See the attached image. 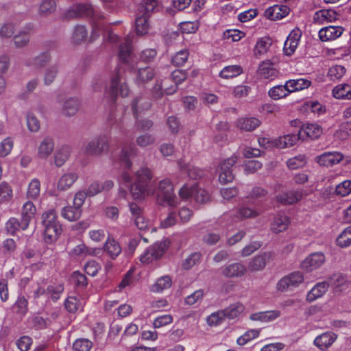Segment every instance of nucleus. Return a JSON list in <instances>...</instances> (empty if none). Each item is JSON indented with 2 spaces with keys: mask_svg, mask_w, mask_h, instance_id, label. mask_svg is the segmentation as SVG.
<instances>
[{
  "mask_svg": "<svg viewBox=\"0 0 351 351\" xmlns=\"http://www.w3.org/2000/svg\"><path fill=\"white\" fill-rule=\"evenodd\" d=\"M152 175L150 169L142 167L136 172V181L131 184L130 194L134 199L143 200L152 195L155 189L151 182Z\"/></svg>",
  "mask_w": 351,
  "mask_h": 351,
  "instance_id": "nucleus-1",
  "label": "nucleus"
},
{
  "mask_svg": "<svg viewBox=\"0 0 351 351\" xmlns=\"http://www.w3.org/2000/svg\"><path fill=\"white\" fill-rule=\"evenodd\" d=\"M44 239L48 243L56 241L62 233V226L57 220L54 210L51 209L45 212L42 215Z\"/></svg>",
  "mask_w": 351,
  "mask_h": 351,
  "instance_id": "nucleus-2",
  "label": "nucleus"
},
{
  "mask_svg": "<svg viewBox=\"0 0 351 351\" xmlns=\"http://www.w3.org/2000/svg\"><path fill=\"white\" fill-rule=\"evenodd\" d=\"M173 184L172 182L165 178L158 183L157 202L162 206L167 205L174 207L179 204L178 199L173 193Z\"/></svg>",
  "mask_w": 351,
  "mask_h": 351,
  "instance_id": "nucleus-3",
  "label": "nucleus"
},
{
  "mask_svg": "<svg viewBox=\"0 0 351 351\" xmlns=\"http://www.w3.org/2000/svg\"><path fill=\"white\" fill-rule=\"evenodd\" d=\"M304 281L303 273L295 271L280 278L276 284V289L280 292L293 291L301 285Z\"/></svg>",
  "mask_w": 351,
  "mask_h": 351,
  "instance_id": "nucleus-4",
  "label": "nucleus"
},
{
  "mask_svg": "<svg viewBox=\"0 0 351 351\" xmlns=\"http://www.w3.org/2000/svg\"><path fill=\"white\" fill-rule=\"evenodd\" d=\"M169 244L170 241L167 239L155 243L141 256V262L144 264H148L160 258L166 252Z\"/></svg>",
  "mask_w": 351,
  "mask_h": 351,
  "instance_id": "nucleus-5",
  "label": "nucleus"
},
{
  "mask_svg": "<svg viewBox=\"0 0 351 351\" xmlns=\"http://www.w3.org/2000/svg\"><path fill=\"white\" fill-rule=\"evenodd\" d=\"M238 161V156L233 154L230 158L224 160L217 167L218 179L221 184H226L234 180V174L232 167Z\"/></svg>",
  "mask_w": 351,
  "mask_h": 351,
  "instance_id": "nucleus-6",
  "label": "nucleus"
},
{
  "mask_svg": "<svg viewBox=\"0 0 351 351\" xmlns=\"http://www.w3.org/2000/svg\"><path fill=\"white\" fill-rule=\"evenodd\" d=\"M118 94L123 97H126L129 94V88L125 84L120 83V77L117 75L112 79L109 88H106L105 97L110 103H114Z\"/></svg>",
  "mask_w": 351,
  "mask_h": 351,
  "instance_id": "nucleus-7",
  "label": "nucleus"
},
{
  "mask_svg": "<svg viewBox=\"0 0 351 351\" xmlns=\"http://www.w3.org/2000/svg\"><path fill=\"white\" fill-rule=\"evenodd\" d=\"M110 137L107 134L100 135L90 141L85 146V152L88 154L99 156L109 148Z\"/></svg>",
  "mask_w": 351,
  "mask_h": 351,
  "instance_id": "nucleus-8",
  "label": "nucleus"
},
{
  "mask_svg": "<svg viewBox=\"0 0 351 351\" xmlns=\"http://www.w3.org/2000/svg\"><path fill=\"white\" fill-rule=\"evenodd\" d=\"M326 257L322 252H314L306 256L300 263L301 268L308 272L320 268L325 263Z\"/></svg>",
  "mask_w": 351,
  "mask_h": 351,
  "instance_id": "nucleus-9",
  "label": "nucleus"
},
{
  "mask_svg": "<svg viewBox=\"0 0 351 351\" xmlns=\"http://www.w3.org/2000/svg\"><path fill=\"white\" fill-rule=\"evenodd\" d=\"M131 40L126 38L125 42L120 45L119 56L120 60L125 64L128 69H134L135 62L132 55Z\"/></svg>",
  "mask_w": 351,
  "mask_h": 351,
  "instance_id": "nucleus-10",
  "label": "nucleus"
},
{
  "mask_svg": "<svg viewBox=\"0 0 351 351\" xmlns=\"http://www.w3.org/2000/svg\"><path fill=\"white\" fill-rule=\"evenodd\" d=\"M54 147L55 143L53 138L45 137L37 146L36 157L41 160H47L53 152Z\"/></svg>",
  "mask_w": 351,
  "mask_h": 351,
  "instance_id": "nucleus-11",
  "label": "nucleus"
},
{
  "mask_svg": "<svg viewBox=\"0 0 351 351\" xmlns=\"http://www.w3.org/2000/svg\"><path fill=\"white\" fill-rule=\"evenodd\" d=\"M247 271V267L241 263H233L224 266L222 268L221 274L223 276L229 278H241Z\"/></svg>",
  "mask_w": 351,
  "mask_h": 351,
  "instance_id": "nucleus-12",
  "label": "nucleus"
},
{
  "mask_svg": "<svg viewBox=\"0 0 351 351\" xmlns=\"http://www.w3.org/2000/svg\"><path fill=\"white\" fill-rule=\"evenodd\" d=\"M302 32L298 28L293 29L289 34L284 45V52L287 56L292 55L298 47Z\"/></svg>",
  "mask_w": 351,
  "mask_h": 351,
  "instance_id": "nucleus-13",
  "label": "nucleus"
},
{
  "mask_svg": "<svg viewBox=\"0 0 351 351\" xmlns=\"http://www.w3.org/2000/svg\"><path fill=\"white\" fill-rule=\"evenodd\" d=\"M343 158L342 154L338 152H325L316 157V162L321 166L331 167L339 163Z\"/></svg>",
  "mask_w": 351,
  "mask_h": 351,
  "instance_id": "nucleus-14",
  "label": "nucleus"
},
{
  "mask_svg": "<svg viewBox=\"0 0 351 351\" xmlns=\"http://www.w3.org/2000/svg\"><path fill=\"white\" fill-rule=\"evenodd\" d=\"M271 258V252H263L254 256L248 263L247 269L250 271L263 270Z\"/></svg>",
  "mask_w": 351,
  "mask_h": 351,
  "instance_id": "nucleus-15",
  "label": "nucleus"
},
{
  "mask_svg": "<svg viewBox=\"0 0 351 351\" xmlns=\"http://www.w3.org/2000/svg\"><path fill=\"white\" fill-rule=\"evenodd\" d=\"M36 213L35 205L31 201H27L22 206L21 217L22 221V230H26L31 221L34 218Z\"/></svg>",
  "mask_w": 351,
  "mask_h": 351,
  "instance_id": "nucleus-16",
  "label": "nucleus"
},
{
  "mask_svg": "<svg viewBox=\"0 0 351 351\" xmlns=\"http://www.w3.org/2000/svg\"><path fill=\"white\" fill-rule=\"evenodd\" d=\"M323 132L322 127L315 123H307L304 125L299 131V137L304 140L307 138L316 139L319 138Z\"/></svg>",
  "mask_w": 351,
  "mask_h": 351,
  "instance_id": "nucleus-17",
  "label": "nucleus"
},
{
  "mask_svg": "<svg viewBox=\"0 0 351 351\" xmlns=\"http://www.w3.org/2000/svg\"><path fill=\"white\" fill-rule=\"evenodd\" d=\"M343 29L341 26L330 25L319 31V37L323 42L334 40L341 36Z\"/></svg>",
  "mask_w": 351,
  "mask_h": 351,
  "instance_id": "nucleus-18",
  "label": "nucleus"
},
{
  "mask_svg": "<svg viewBox=\"0 0 351 351\" xmlns=\"http://www.w3.org/2000/svg\"><path fill=\"white\" fill-rule=\"evenodd\" d=\"M290 9L285 5H274L268 8L264 13L265 16L270 20L282 19L289 13Z\"/></svg>",
  "mask_w": 351,
  "mask_h": 351,
  "instance_id": "nucleus-19",
  "label": "nucleus"
},
{
  "mask_svg": "<svg viewBox=\"0 0 351 351\" xmlns=\"http://www.w3.org/2000/svg\"><path fill=\"white\" fill-rule=\"evenodd\" d=\"M100 251L99 248L89 247L84 243H80L72 249L70 254L75 258H84L88 256H96Z\"/></svg>",
  "mask_w": 351,
  "mask_h": 351,
  "instance_id": "nucleus-20",
  "label": "nucleus"
},
{
  "mask_svg": "<svg viewBox=\"0 0 351 351\" xmlns=\"http://www.w3.org/2000/svg\"><path fill=\"white\" fill-rule=\"evenodd\" d=\"M329 283L323 281L317 283L306 294V300L309 302H313L322 297L328 291Z\"/></svg>",
  "mask_w": 351,
  "mask_h": 351,
  "instance_id": "nucleus-21",
  "label": "nucleus"
},
{
  "mask_svg": "<svg viewBox=\"0 0 351 351\" xmlns=\"http://www.w3.org/2000/svg\"><path fill=\"white\" fill-rule=\"evenodd\" d=\"M78 178L79 176L77 172L68 171L60 178L57 187L60 191H66L73 186Z\"/></svg>",
  "mask_w": 351,
  "mask_h": 351,
  "instance_id": "nucleus-22",
  "label": "nucleus"
},
{
  "mask_svg": "<svg viewBox=\"0 0 351 351\" xmlns=\"http://www.w3.org/2000/svg\"><path fill=\"white\" fill-rule=\"evenodd\" d=\"M280 312L278 310L261 311L250 315V319L252 321H259L263 323L272 322L279 317Z\"/></svg>",
  "mask_w": 351,
  "mask_h": 351,
  "instance_id": "nucleus-23",
  "label": "nucleus"
},
{
  "mask_svg": "<svg viewBox=\"0 0 351 351\" xmlns=\"http://www.w3.org/2000/svg\"><path fill=\"white\" fill-rule=\"evenodd\" d=\"M337 335L331 332H324L317 336L314 340V344L321 350L329 348L336 340Z\"/></svg>",
  "mask_w": 351,
  "mask_h": 351,
  "instance_id": "nucleus-24",
  "label": "nucleus"
},
{
  "mask_svg": "<svg viewBox=\"0 0 351 351\" xmlns=\"http://www.w3.org/2000/svg\"><path fill=\"white\" fill-rule=\"evenodd\" d=\"M285 83L290 94L307 88L311 84V82L310 80L304 78L289 80Z\"/></svg>",
  "mask_w": 351,
  "mask_h": 351,
  "instance_id": "nucleus-25",
  "label": "nucleus"
},
{
  "mask_svg": "<svg viewBox=\"0 0 351 351\" xmlns=\"http://www.w3.org/2000/svg\"><path fill=\"white\" fill-rule=\"evenodd\" d=\"M332 96L337 99H351V86L348 84H340L332 90Z\"/></svg>",
  "mask_w": 351,
  "mask_h": 351,
  "instance_id": "nucleus-26",
  "label": "nucleus"
},
{
  "mask_svg": "<svg viewBox=\"0 0 351 351\" xmlns=\"http://www.w3.org/2000/svg\"><path fill=\"white\" fill-rule=\"evenodd\" d=\"M303 196L302 191H289L277 196V200L283 204H293Z\"/></svg>",
  "mask_w": 351,
  "mask_h": 351,
  "instance_id": "nucleus-27",
  "label": "nucleus"
},
{
  "mask_svg": "<svg viewBox=\"0 0 351 351\" xmlns=\"http://www.w3.org/2000/svg\"><path fill=\"white\" fill-rule=\"evenodd\" d=\"M290 223L289 217L286 215H278L271 223V229L274 232L278 233L286 230Z\"/></svg>",
  "mask_w": 351,
  "mask_h": 351,
  "instance_id": "nucleus-28",
  "label": "nucleus"
},
{
  "mask_svg": "<svg viewBox=\"0 0 351 351\" xmlns=\"http://www.w3.org/2000/svg\"><path fill=\"white\" fill-rule=\"evenodd\" d=\"M300 138L298 134H287L276 138V147L285 149L294 145Z\"/></svg>",
  "mask_w": 351,
  "mask_h": 351,
  "instance_id": "nucleus-29",
  "label": "nucleus"
},
{
  "mask_svg": "<svg viewBox=\"0 0 351 351\" xmlns=\"http://www.w3.org/2000/svg\"><path fill=\"white\" fill-rule=\"evenodd\" d=\"M232 215L234 217L233 220L237 221L247 218H255L259 215V213L249 207L242 206L234 210Z\"/></svg>",
  "mask_w": 351,
  "mask_h": 351,
  "instance_id": "nucleus-30",
  "label": "nucleus"
},
{
  "mask_svg": "<svg viewBox=\"0 0 351 351\" xmlns=\"http://www.w3.org/2000/svg\"><path fill=\"white\" fill-rule=\"evenodd\" d=\"M80 105V102L77 98H69L64 103L62 113L66 116H73L78 111Z\"/></svg>",
  "mask_w": 351,
  "mask_h": 351,
  "instance_id": "nucleus-31",
  "label": "nucleus"
},
{
  "mask_svg": "<svg viewBox=\"0 0 351 351\" xmlns=\"http://www.w3.org/2000/svg\"><path fill=\"white\" fill-rule=\"evenodd\" d=\"M261 121L255 117H245L239 119L237 121V127L245 131H252L258 128Z\"/></svg>",
  "mask_w": 351,
  "mask_h": 351,
  "instance_id": "nucleus-32",
  "label": "nucleus"
},
{
  "mask_svg": "<svg viewBox=\"0 0 351 351\" xmlns=\"http://www.w3.org/2000/svg\"><path fill=\"white\" fill-rule=\"evenodd\" d=\"M271 45V40L269 37L265 36L260 38L256 41L254 48V54L256 57H260L266 53Z\"/></svg>",
  "mask_w": 351,
  "mask_h": 351,
  "instance_id": "nucleus-33",
  "label": "nucleus"
},
{
  "mask_svg": "<svg viewBox=\"0 0 351 351\" xmlns=\"http://www.w3.org/2000/svg\"><path fill=\"white\" fill-rule=\"evenodd\" d=\"M82 215L81 208L74 206H65L61 210V215L69 221H74L80 219Z\"/></svg>",
  "mask_w": 351,
  "mask_h": 351,
  "instance_id": "nucleus-34",
  "label": "nucleus"
},
{
  "mask_svg": "<svg viewBox=\"0 0 351 351\" xmlns=\"http://www.w3.org/2000/svg\"><path fill=\"white\" fill-rule=\"evenodd\" d=\"M245 309V307L242 303L236 302L226 308L223 311L226 317L234 319L241 315Z\"/></svg>",
  "mask_w": 351,
  "mask_h": 351,
  "instance_id": "nucleus-35",
  "label": "nucleus"
},
{
  "mask_svg": "<svg viewBox=\"0 0 351 351\" xmlns=\"http://www.w3.org/2000/svg\"><path fill=\"white\" fill-rule=\"evenodd\" d=\"M93 13V8L90 5H76L73 6L68 12L70 17H77L82 16H89Z\"/></svg>",
  "mask_w": 351,
  "mask_h": 351,
  "instance_id": "nucleus-36",
  "label": "nucleus"
},
{
  "mask_svg": "<svg viewBox=\"0 0 351 351\" xmlns=\"http://www.w3.org/2000/svg\"><path fill=\"white\" fill-rule=\"evenodd\" d=\"M258 72L265 79H274L277 76L278 72L268 62H263L260 64Z\"/></svg>",
  "mask_w": 351,
  "mask_h": 351,
  "instance_id": "nucleus-37",
  "label": "nucleus"
},
{
  "mask_svg": "<svg viewBox=\"0 0 351 351\" xmlns=\"http://www.w3.org/2000/svg\"><path fill=\"white\" fill-rule=\"evenodd\" d=\"M289 94V91L286 86V83L284 85L275 86L271 88L268 91L269 97L274 100H279L285 98Z\"/></svg>",
  "mask_w": 351,
  "mask_h": 351,
  "instance_id": "nucleus-38",
  "label": "nucleus"
},
{
  "mask_svg": "<svg viewBox=\"0 0 351 351\" xmlns=\"http://www.w3.org/2000/svg\"><path fill=\"white\" fill-rule=\"evenodd\" d=\"M136 149L133 145L123 147L120 153V159L124 163L125 169H130L132 167V162L130 158L136 155Z\"/></svg>",
  "mask_w": 351,
  "mask_h": 351,
  "instance_id": "nucleus-39",
  "label": "nucleus"
},
{
  "mask_svg": "<svg viewBox=\"0 0 351 351\" xmlns=\"http://www.w3.org/2000/svg\"><path fill=\"white\" fill-rule=\"evenodd\" d=\"M336 245L341 248L351 245V226L346 228L337 237Z\"/></svg>",
  "mask_w": 351,
  "mask_h": 351,
  "instance_id": "nucleus-40",
  "label": "nucleus"
},
{
  "mask_svg": "<svg viewBox=\"0 0 351 351\" xmlns=\"http://www.w3.org/2000/svg\"><path fill=\"white\" fill-rule=\"evenodd\" d=\"M71 154V148L68 146H62L54 154V163L60 167L69 159Z\"/></svg>",
  "mask_w": 351,
  "mask_h": 351,
  "instance_id": "nucleus-41",
  "label": "nucleus"
},
{
  "mask_svg": "<svg viewBox=\"0 0 351 351\" xmlns=\"http://www.w3.org/2000/svg\"><path fill=\"white\" fill-rule=\"evenodd\" d=\"M243 69L239 65H229L225 66L219 73V76L223 79H230L241 75Z\"/></svg>",
  "mask_w": 351,
  "mask_h": 351,
  "instance_id": "nucleus-42",
  "label": "nucleus"
},
{
  "mask_svg": "<svg viewBox=\"0 0 351 351\" xmlns=\"http://www.w3.org/2000/svg\"><path fill=\"white\" fill-rule=\"evenodd\" d=\"M172 285V279L169 276H163L157 279L156 282L152 285V291L154 292H162L165 289H169Z\"/></svg>",
  "mask_w": 351,
  "mask_h": 351,
  "instance_id": "nucleus-43",
  "label": "nucleus"
},
{
  "mask_svg": "<svg viewBox=\"0 0 351 351\" xmlns=\"http://www.w3.org/2000/svg\"><path fill=\"white\" fill-rule=\"evenodd\" d=\"M316 19L321 23H331L337 17V13L333 10H322L316 12Z\"/></svg>",
  "mask_w": 351,
  "mask_h": 351,
  "instance_id": "nucleus-44",
  "label": "nucleus"
},
{
  "mask_svg": "<svg viewBox=\"0 0 351 351\" xmlns=\"http://www.w3.org/2000/svg\"><path fill=\"white\" fill-rule=\"evenodd\" d=\"M40 193V182L38 179L34 178L28 184L26 195L31 199H36Z\"/></svg>",
  "mask_w": 351,
  "mask_h": 351,
  "instance_id": "nucleus-45",
  "label": "nucleus"
},
{
  "mask_svg": "<svg viewBox=\"0 0 351 351\" xmlns=\"http://www.w3.org/2000/svg\"><path fill=\"white\" fill-rule=\"evenodd\" d=\"M155 75L154 71L151 67L141 68L138 70L135 82L141 84L151 80Z\"/></svg>",
  "mask_w": 351,
  "mask_h": 351,
  "instance_id": "nucleus-46",
  "label": "nucleus"
},
{
  "mask_svg": "<svg viewBox=\"0 0 351 351\" xmlns=\"http://www.w3.org/2000/svg\"><path fill=\"white\" fill-rule=\"evenodd\" d=\"M148 17L147 14H143L136 18V30L138 34L144 35L148 32L149 27Z\"/></svg>",
  "mask_w": 351,
  "mask_h": 351,
  "instance_id": "nucleus-47",
  "label": "nucleus"
},
{
  "mask_svg": "<svg viewBox=\"0 0 351 351\" xmlns=\"http://www.w3.org/2000/svg\"><path fill=\"white\" fill-rule=\"evenodd\" d=\"M101 15H95L93 20V32L90 37L91 41L97 38L101 32L104 31V22L103 21Z\"/></svg>",
  "mask_w": 351,
  "mask_h": 351,
  "instance_id": "nucleus-48",
  "label": "nucleus"
},
{
  "mask_svg": "<svg viewBox=\"0 0 351 351\" xmlns=\"http://www.w3.org/2000/svg\"><path fill=\"white\" fill-rule=\"evenodd\" d=\"M260 329H250L247 330L243 335L237 339V343L239 346H244L253 339L258 337Z\"/></svg>",
  "mask_w": 351,
  "mask_h": 351,
  "instance_id": "nucleus-49",
  "label": "nucleus"
},
{
  "mask_svg": "<svg viewBox=\"0 0 351 351\" xmlns=\"http://www.w3.org/2000/svg\"><path fill=\"white\" fill-rule=\"evenodd\" d=\"M51 59V57L49 52H43L37 56L33 60L27 61L25 65L27 66L35 65L36 67H42L48 63Z\"/></svg>",
  "mask_w": 351,
  "mask_h": 351,
  "instance_id": "nucleus-50",
  "label": "nucleus"
},
{
  "mask_svg": "<svg viewBox=\"0 0 351 351\" xmlns=\"http://www.w3.org/2000/svg\"><path fill=\"white\" fill-rule=\"evenodd\" d=\"M346 69L341 65H333L329 68L327 75L330 80H341L346 74Z\"/></svg>",
  "mask_w": 351,
  "mask_h": 351,
  "instance_id": "nucleus-51",
  "label": "nucleus"
},
{
  "mask_svg": "<svg viewBox=\"0 0 351 351\" xmlns=\"http://www.w3.org/2000/svg\"><path fill=\"white\" fill-rule=\"evenodd\" d=\"M351 135V121L343 122L335 134V137L338 140L346 139Z\"/></svg>",
  "mask_w": 351,
  "mask_h": 351,
  "instance_id": "nucleus-52",
  "label": "nucleus"
},
{
  "mask_svg": "<svg viewBox=\"0 0 351 351\" xmlns=\"http://www.w3.org/2000/svg\"><path fill=\"white\" fill-rule=\"evenodd\" d=\"M104 249L112 258L117 257L121 252L119 244L114 239L110 238L106 241Z\"/></svg>",
  "mask_w": 351,
  "mask_h": 351,
  "instance_id": "nucleus-53",
  "label": "nucleus"
},
{
  "mask_svg": "<svg viewBox=\"0 0 351 351\" xmlns=\"http://www.w3.org/2000/svg\"><path fill=\"white\" fill-rule=\"evenodd\" d=\"M12 198V189L10 184L3 182L0 184V204L8 202Z\"/></svg>",
  "mask_w": 351,
  "mask_h": 351,
  "instance_id": "nucleus-54",
  "label": "nucleus"
},
{
  "mask_svg": "<svg viewBox=\"0 0 351 351\" xmlns=\"http://www.w3.org/2000/svg\"><path fill=\"white\" fill-rule=\"evenodd\" d=\"M306 164V158L304 155H298L289 158L287 161V167L289 169H297L302 168Z\"/></svg>",
  "mask_w": 351,
  "mask_h": 351,
  "instance_id": "nucleus-55",
  "label": "nucleus"
},
{
  "mask_svg": "<svg viewBox=\"0 0 351 351\" xmlns=\"http://www.w3.org/2000/svg\"><path fill=\"white\" fill-rule=\"evenodd\" d=\"M14 147V140L12 137H6L0 142V157L8 156Z\"/></svg>",
  "mask_w": 351,
  "mask_h": 351,
  "instance_id": "nucleus-56",
  "label": "nucleus"
},
{
  "mask_svg": "<svg viewBox=\"0 0 351 351\" xmlns=\"http://www.w3.org/2000/svg\"><path fill=\"white\" fill-rule=\"evenodd\" d=\"M83 302L76 296H69L65 302V307L71 313L81 310Z\"/></svg>",
  "mask_w": 351,
  "mask_h": 351,
  "instance_id": "nucleus-57",
  "label": "nucleus"
},
{
  "mask_svg": "<svg viewBox=\"0 0 351 351\" xmlns=\"http://www.w3.org/2000/svg\"><path fill=\"white\" fill-rule=\"evenodd\" d=\"M351 193V180H346L337 185L335 188V194L346 197Z\"/></svg>",
  "mask_w": 351,
  "mask_h": 351,
  "instance_id": "nucleus-58",
  "label": "nucleus"
},
{
  "mask_svg": "<svg viewBox=\"0 0 351 351\" xmlns=\"http://www.w3.org/2000/svg\"><path fill=\"white\" fill-rule=\"evenodd\" d=\"M225 317L223 311L214 312L207 317L206 323L210 326H216L219 325Z\"/></svg>",
  "mask_w": 351,
  "mask_h": 351,
  "instance_id": "nucleus-59",
  "label": "nucleus"
},
{
  "mask_svg": "<svg viewBox=\"0 0 351 351\" xmlns=\"http://www.w3.org/2000/svg\"><path fill=\"white\" fill-rule=\"evenodd\" d=\"M201 258V254L199 252H194L186 257L182 262V267L189 270L199 262Z\"/></svg>",
  "mask_w": 351,
  "mask_h": 351,
  "instance_id": "nucleus-60",
  "label": "nucleus"
},
{
  "mask_svg": "<svg viewBox=\"0 0 351 351\" xmlns=\"http://www.w3.org/2000/svg\"><path fill=\"white\" fill-rule=\"evenodd\" d=\"M199 28V22L194 21H184L180 23V29L182 33L193 34Z\"/></svg>",
  "mask_w": 351,
  "mask_h": 351,
  "instance_id": "nucleus-61",
  "label": "nucleus"
},
{
  "mask_svg": "<svg viewBox=\"0 0 351 351\" xmlns=\"http://www.w3.org/2000/svg\"><path fill=\"white\" fill-rule=\"evenodd\" d=\"M56 5L54 0H43L39 8L40 14L47 15L53 12Z\"/></svg>",
  "mask_w": 351,
  "mask_h": 351,
  "instance_id": "nucleus-62",
  "label": "nucleus"
},
{
  "mask_svg": "<svg viewBox=\"0 0 351 351\" xmlns=\"http://www.w3.org/2000/svg\"><path fill=\"white\" fill-rule=\"evenodd\" d=\"M27 125L31 132H38L40 128L39 120L32 113H28L27 115Z\"/></svg>",
  "mask_w": 351,
  "mask_h": 351,
  "instance_id": "nucleus-63",
  "label": "nucleus"
},
{
  "mask_svg": "<svg viewBox=\"0 0 351 351\" xmlns=\"http://www.w3.org/2000/svg\"><path fill=\"white\" fill-rule=\"evenodd\" d=\"M92 342L86 339H77L73 344L74 351H89Z\"/></svg>",
  "mask_w": 351,
  "mask_h": 351,
  "instance_id": "nucleus-64",
  "label": "nucleus"
}]
</instances>
